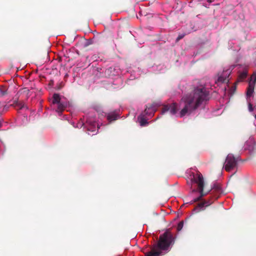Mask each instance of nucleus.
<instances>
[{"label": "nucleus", "mask_w": 256, "mask_h": 256, "mask_svg": "<svg viewBox=\"0 0 256 256\" xmlns=\"http://www.w3.org/2000/svg\"><path fill=\"white\" fill-rule=\"evenodd\" d=\"M234 66H232L230 68L224 70L221 74H218L216 82L217 84L222 83L228 80V78Z\"/></svg>", "instance_id": "obj_4"}, {"label": "nucleus", "mask_w": 256, "mask_h": 256, "mask_svg": "<svg viewBox=\"0 0 256 256\" xmlns=\"http://www.w3.org/2000/svg\"><path fill=\"white\" fill-rule=\"evenodd\" d=\"M248 110L250 112H252L253 110V108H252V105L250 104V102H248Z\"/></svg>", "instance_id": "obj_15"}, {"label": "nucleus", "mask_w": 256, "mask_h": 256, "mask_svg": "<svg viewBox=\"0 0 256 256\" xmlns=\"http://www.w3.org/2000/svg\"><path fill=\"white\" fill-rule=\"evenodd\" d=\"M174 242V238L168 231L165 232L160 237L158 243L154 246L151 251L148 252L146 256H158L162 251L168 252Z\"/></svg>", "instance_id": "obj_2"}, {"label": "nucleus", "mask_w": 256, "mask_h": 256, "mask_svg": "<svg viewBox=\"0 0 256 256\" xmlns=\"http://www.w3.org/2000/svg\"><path fill=\"white\" fill-rule=\"evenodd\" d=\"M247 76V72L246 71H244L242 73H241L238 77V81H242Z\"/></svg>", "instance_id": "obj_12"}, {"label": "nucleus", "mask_w": 256, "mask_h": 256, "mask_svg": "<svg viewBox=\"0 0 256 256\" xmlns=\"http://www.w3.org/2000/svg\"><path fill=\"white\" fill-rule=\"evenodd\" d=\"M182 37H183V36H179L178 37V40H179V39H180V38H182Z\"/></svg>", "instance_id": "obj_17"}, {"label": "nucleus", "mask_w": 256, "mask_h": 256, "mask_svg": "<svg viewBox=\"0 0 256 256\" xmlns=\"http://www.w3.org/2000/svg\"><path fill=\"white\" fill-rule=\"evenodd\" d=\"M27 108L26 106H24V104L21 107V109L22 108Z\"/></svg>", "instance_id": "obj_16"}, {"label": "nucleus", "mask_w": 256, "mask_h": 256, "mask_svg": "<svg viewBox=\"0 0 256 256\" xmlns=\"http://www.w3.org/2000/svg\"><path fill=\"white\" fill-rule=\"evenodd\" d=\"M184 224L182 222H180L178 223V226H177V230L178 231H180L183 227Z\"/></svg>", "instance_id": "obj_14"}, {"label": "nucleus", "mask_w": 256, "mask_h": 256, "mask_svg": "<svg viewBox=\"0 0 256 256\" xmlns=\"http://www.w3.org/2000/svg\"><path fill=\"white\" fill-rule=\"evenodd\" d=\"M208 92L205 87L200 85L195 88L194 91L184 96L179 104L173 103L170 106H165L162 113L170 112L172 115L182 117L195 110L202 102L207 100Z\"/></svg>", "instance_id": "obj_1"}, {"label": "nucleus", "mask_w": 256, "mask_h": 256, "mask_svg": "<svg viewBox=\"0 0 256 256\" xmlns=\"http://www.w3.org/2000/svg\"><path fill=\"white\" fill-rule=\"evenodd\" d=\"M236 165V160L233 156L231 154L228 155L224 165L225 170L226 171H230Z\"/></svg>", "instance_id": "obj_5"}, {"label": "nucleus", "mask_w": 256, "mask_h": 256, "mask_svg": "<svg viewBox=\"0 0 256 256\" xmlns=\"http://www.w3.org/2000/svg\"><path fill=\"white\" fill-rule=\"evenodd\" d=\"M256 80V76H252L249 82V85L246 92L247 98H248V97L251 96L254 92Z\"/></svg>", "instance_id": "obj_6"}, {"label": "nucleus", "mask_w": 256, "mask_h": 256, "mask_svg": "<svg viewBox=\"0 0 256 256\" xmlns=\"http://www.w3.org/2000/svg\"><path fill=\"white\" fill-rule=\"evenodd\" d=\"M254 117H255V118L256 119V114L255 115Z\"/></svg>", "instance_id": "obj_18"}, {"label": "nucleus", "mask_w": 256, "mask_h": 256, "mask_svg": "<svg viewBox=\"0 0 256 256\" xmlns=\"http://www.w3.org/2000/svg\"><path fill=\"white\" fill-rule=\"evenodd\" d=\"M118 117V116L116 112H112L108 114L107 116V119L109 121L111 122L117 119Z\"/></svg>", "instance_id": "obj_10"}, {"label": "nucleus", "mask_w": 256, "mask_h": 256, "mask_svg": "<svg viewBox=\"0 0 256 256\" xmlns=\"http://www.w3.org/2000/svg\"><path fill=\"white\" fill-rule=\"evenodd\" d=\"M204 204H204V203H202V204H199L198 206L196 208L195 210L196 211H198L199 210H202L203 208L204 207ZM206 204V206H208V204Z\"/></svg>", "instance_id": "obj_13"}, {"label": "nucleus", "mask_w": 256, "mask_h": 256, "mask_svg": "<svg viewBox=\"0 0 256 256\" xmlns=\"http://www.w3.org/2000/svg\"><path fill=\"white\" fill-rule=\"evenodd\" d=\"M60 96L58 94H54L53 96L52 104H58V108L56 111L61 112L64 109L65 105L60 102Z\"/></svg>", "instance_id": "obj_7"}, {"label": "nucleus", "mask_w": 256, "mask_h": 256, "mask_svg": "<svg viewBox=\"0 0 256 256\" xmlns=\"http://www.w3.org/2000/svg\"><path fill=\"white\" fill-rule=\"evenodd\" d=\"M192 182H194L198 184V190L200 192L201 196H203L204 179L202 176L200 174L197 173L193 176Z\"/></svg>", "instance_id": "obj_3"}, {"label": "nucleus", "mask_w": 256, "mask_h": 256, "mask_svg": "<svg viewBox=\"0 0 256 256\" xmlns=\"http://www.w3.org/2000/svg\"><path fill=\"white\" fill-rule=\"evenodd\" d=\"M156 109L155 105L152 104L150 107H146L144 113L146 115L152 116L154 114V112L156 111Z\"/></svg>", "instance_id": "obj_9"}, {"label": "nucleus", "mask_w": 256, "mask_h": 256, "mask_svg": "<svg viewBox=\"0 0 256 256\" xmlns=\"http://www.w3.org/2000/svg\"><path fill=\"white\" fill-rule=\"evenodd\" d=\"M138 120L141 126H144L147 124V120L142 116H140L138 118Z\"/></svg>", "instance_id": "obj_11"}, {"label": "nucleus", "mask_w": 256, "mask_h": 256, "mask_svg": "<svg viewBox=\"0 0 256 256\" xmlns=\"http://www.w3.org/2000/svg\"><path fill=\"white\" fill-rule=\"evenodd\" d=\"M88 122L89 124V126L88 128V134L91 136L96 134L98 128H99L98 124H96L95 122H91L90 121H88Z\"/></svg>", "instance_id": "obj_8"}]
</instances>
